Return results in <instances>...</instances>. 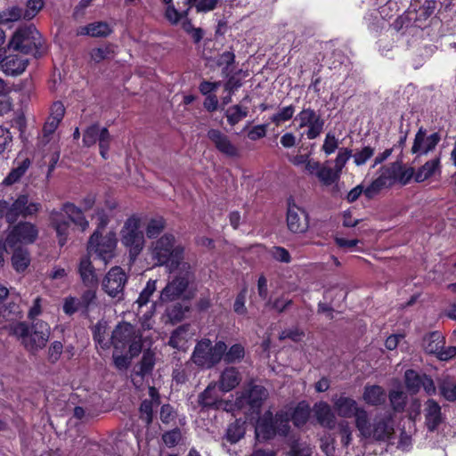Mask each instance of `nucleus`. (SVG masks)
Listing matches in <instances>:
<instances>
[{"label":"nucleus","mask_w":456,"mask_h":456,"mask_svg":"<svg viewBox=\"0 0 456 456\" xmlns=\"http://www.w3.org/2000/svg\"><path fill=\"white\" fill-rule=\"evenodd\" d=\"M425 374H420L414 370H407L404 373L405 386L411 394H416L421 387Z\"/></svg>","instance_id":"37998d69"},{"label":"nucleus","mask_w":456,"mask_h":456,"mask_svg":"<svg viewBox=\"0 0 456 456\" xmlns=\"http://www.w3.org/2000/svg\"><path fill=\"white\" fill-rule=\"evenodd\" d=\"M294 112H295V108L293 105L284 107V108L281 109L279 112L274 114L271 118V120H272V122L275 123L276 125H279L281 122H285V121L289 120L293 117Z\"/></svg>","instance_id":"4d7b16f0"},{"label":"nucleus","mask_w":456,"mask_h":456,"mask_svg":"<svg viewBox=\"0 0 456 456\" xmlns=\"http://www.w3.org/2000/svg\"><path fill=\"white\" fill-rule=\"evenodd\" d=\"M335 411L342 418H352L360 408L355 400L345 395L332 397Z\"/></svg>","instance_id":"cd10ccee"},{"label":"nucleus","mask_w":456,"mask_h":456,"mask_svg":"<svg viewBox=\"0 0 456 456\" xmlns=\"http://www.w3.org/2000/svg\"><path fill=\"white\" fill-rule=\"evenodd\" d=\"M121 243L129 252L131 258L137 257L144 248L145 239L141 229V219L135 216L126 220L120 231Z\"/></svg>","instance_id":"6e6552de"},{"label":"nucleus","mask_w":456,"mask_h":456,"mask_svg":"<svg viewBox=\"0 0 456 456\" xmlns=\"http://www.w3.org/2000/svg\"><path fill=\"white\" fill-rule=\"evenodd\" d=\"M190 324H183L176 328L169 338L168 345L177 350L184 351L189 338Z\"/></svg>","instance_id":"473e14b6"},{"label":"nucleus","mask_w":456,"mask_h":456,"mask_svg":"<svg viewBox=\"0 0 456 456\" xmlns=\"http://www.w3.org/2000/svg\"><path fill=\"white\" fill-rule=\"evenodd\" d=\"M440 395L449 402L456 401V383L449 377L438 380Z\"/></svg>","instance_id":"c03bdc74"},{"label":"nucleus","mask_w":456,"mask_h":456,"mask_svg":"<svg viewBox=\"0 0 456 456\" xmlns=\"http://www.w3.org/2000/svg\"><path fill=\"white\" fill-rule=\"evenodd\" d=\"M368 438L378 442H388L394 435L393 419L389 415L377 416Z\"/></svg>","instance_id":"6ab92c4d"},{"label":"nucleus","mask_w":456,"mask_h":456,"mask_svg":"<svg viewBox=\"0 0 456 456\" xmlns=\"http://www.w3.org/2000/svg\"><path fill=\"white\" fill-rule=\"evenodd\" d=\"M221 0H185L183 9V17L188 15L191 8L194 7L198 12H208L215 10Z\"/></svg>","instance_id":"72a5a7b5"},{"label":"nucleus","mask_w":456,"mask_h":456,"mask_svg":"<svg viewBox=\"0 0 456 456\" xmlns=\"http://www.w3.org/2000/svg\"><path fill=\"white\" fill-rule=\"evenodd\" d=\"M80 309L82 308L77 298L72 297L65 298L63 311L66 314L72 315Z\"/></svg>","instance_id":"774afa93"},{"label":"nucleus","mask_w":456,"mask_h":456,"mask_svg":"<svg viewBox=\"0 0 456 456\" xmlns=\"http://www.w3.org/2000/svg\"><path fill=\"white\" fill-rule=\"evenodd\" d=\"M290 456H310L312 453L311 448L305 444L294 441L290 448Z\"/></svg>","instance_id":"0e129e2a"},{"label":"nucleus","mask_w":456,"mask_h":456,"mask_svg":"<svg viewBox=\"0 0 456 456\" xmlns=\"http://www.w3.org/2000/svg\"><path fill=\"white\" fill-rule=\"evenodd\" d=\"M290 414L288 411H278L274 416L267 411L259 419L256 427V436L258 440H269L276 435L285 436L289 431Z\"/></svg>","instance_id":"423d86ee"},{"label":"nucleus","mask_w":456,"mask_h":456,"mask_svg":"<svg viewBox=\"0 0 456 456\" xmlns=\"http://www.w3.org/2000/svg\"><path fill=\"white\" fill-rule=\"evenodd\" d=\"M117 242L114 232H109L103 236L99 231H94L88 240L87 252L89 255H96L106 265L115 256Z\"/></svg>","instance_id":"1a4fd4ad"},{"label":"nucleus","mask_w":456,"mask_h":456,"mask_svg":"<svg viewBox=\"0 0 456 456\" xmlns=\"http://www.w3.org/2000/svg\"><path fill=\"white\" fill-rule=\"evenodd\" d=\"M245 430V421L236 419L228 426L225 439L231 444H235L244 436Z\"/></svg>","instance_id":"58836bf2"},{"label":"nucleus","mask_w":456,"mask_h":456,"mask_svg":"<svg viewBox=\"0 0 456 456\" xmlns=\"http://www.w3.org/2000/svg\"><path fill=\"white\" fill-rule=\"evenodd\" d=\"M155 364L154 354L151 351L143 352L142 360L138 367H134V372L136 376L141 378L148 375L153 370Z\"/></svg>","instance_id":"a19ab883"},{"label":"nucleus","mask_w":456,"mask_h":456,"mask_svg":"<svg viewBox=\"0 0 456 456\" xmlns=\"http://www.w3.org/2000/svg\"><path fill=\"white\" fill-rule=\"evenodd\" d=\"M173 0H162L167 5L166 10V17L172 23L176 24L182 18H183V10L178 11L175 8Z\"/></svg>","instance_id":"6e6d98bb"},{"label":"nucleus","mask_w":456,"mask_h":456,"mask_svg":"<svg viewBox=\"0 0 456 456\" xmlns=\"http://www.w3.org/2000/svg\"><path fill=\"white\" fill-rule=\"evenodd\" d=\"M352 157V151L347 148H341L338 151V156L335 159V168L338 172L341 173L346 161Z\"/></svg>","instance_id":"e2e57ef3"},{"label":"nucleus","mask_w":456,"mask_h":456,"mask_svg":"<svg viewBox=\"0 0 456 456\" xmlns=\"http://www.w3.org/2000/svg\"><path fill=\"white\" fill-rule=\"evenodd\" d=\"M235 55L232 52H224L222 54H220L216 63L218 67H223L222 73L225 77H228L232 70H230V66L234 62Z\"/></svg>","instance_id":"3c124183"},{"label":"nucleus","mask_w":456,"mask_h":456,"mask_svg":"<svg viewBox=\"0 0 456 456\" xmlns=\"http://www.w3.org/2000/svg\"><path fill=\"white\" fill-rule=\"evenodd\" d=\"M441 172V153L427 161L416 171L415 181L417 183H422L428 178L435 175L436 173Z\"/></svg>","instance_id":"7c9ffc66"},{"label":"nucleus","mask_w":456,"mask_h":456,"mask_svg":"<svg viewBox=\"0 0 456 456\" xmlns=\"http://www.w3.org/2000/svg\"><path fill=\"white\" fill-rule=\"evenodd\" d=\"M287 225L294 233H303L308 229V216L306 212L296 205L289 206L287 212Z\"/></svg>","instance_id":"412c9836"},{"label":"nucleus","mask_w":456,"mask_h":456,"mask_svg":"<svg viewBox=\"0 0 456 456\" xmlns=\"http://www.w3.org/2000/svg\"><path fill=\"white\" fill-rule=\"evenodd\" d=\"M50 221L56 231L58 243L61 247L64 246L67 242L69 222L79 226L82 231H85L89 225L82 211L69 202L63 204L60 210H53L50 213Z\"/></svg>","instance_id":"20e7f679"},{"label":"nucleus","mask_w":456,"mask_h":456,"mask_svg":"<svg viewBox=\"0 0 456 456\" xmlns=\"http://www.w3.org/2000/svg\"><path fill=\"white\" fill-rule=\"evenodd\" d=\"M151 259L158 266L165 265L169 273L175 270V267L182 264H188L183 260L184 248L176 244L174 234L167 232L153 240L149 247Z\"/></svg>","instance_id":"f03ea898"},{"label":"nucleus","mask_w":456,"mask_h":456,"mask_svg":"<svg viewBox=\"0 0 456 456\" xmlns=\"http://www.w3.org/2000/svg\"><path fill=\"white\" fill-rule=\"evenodd\" d=\"M207 136L222 154L231 158L239 157V149L231 142L229 136L220 130L209 129Z\"/></svg>","instance_id":"aec40b11"},{"label":"nucleus","mask_w":456,"mask_h":456,"mask_svg":"<svg viewBox=\"0 0 456 456\" xmlns=\"http://www.w3.org/2000/svg\"><path fill=\"white\" fill-rule=\"evenodd\" d=\"M10 335L20 340L21 345L30 353L43 349L49 340L51 329L47 322L37 320L29 327L25 322L10 324Z\"/></svg>","instance_id":"7ed1b4c3"},{"label":"nucleus","mask_w":456,"mask_h":456,"mask_svg":"<svg viewBox=\"0 0 456 456\" xmlns=\"http://www.w3.org/2000/svg\"><path fill=\"white\" fill-rule=\"evenodd\" d=\"M40 209V203L29 202L28 196L26 194L20 195L8 208L6 221L9 224H14L20 216L28 217L33 216Z\"/></svg>","instance_id":"2eb2a0df"},{"label":"nucleus","mask_w":456,"mask_h":456,"mask_svg":"<svg viewBox=\"0 0 456 456\" xmlns=\"http://www.w3.org/2000/svg\"><path fill=\"white\" fill-rule=\"evenodd\" d=\"M188 300H176L168 303L166 306L164 316L167 318L166 322L176 324L184 320L186 314L190 311Z\"/></svg>","instance_id":"a878e982"},{"label":"nucleus","mask_w":456,"mask_h":456,"mask_svg":"<svg viewBox=\"0 0 456 456\" xmlns=\"http://www.w3.org/2000/svg\"><path fill=\"white\" fill-rule=\"evenodd\" d=\"M425 424L429 431H435L444 421L441 406L434 399H428L424 408Z\"/></svg>","instance_id":"b1692460"},{"label":"nucleus","mask_w":456,"mask_h":456,"mask_svg":"<svg viewBox=\"0 0 456 456\" xmlns=\"http://www.w3.org/2000/svg\"><path fill=\"white\" fill-rule=\"evenodd\" d=\"M364 401L371 405H379L385 402V390L379 386L366 387L363 393Z\"/></svg>","instance_id":"c9c22d12"},{"label":"nucleus","mask_w":456,"mask_h":456,"mask_svg":"<svg viewBox=\"0 0 456 456\" xmlns=\"http://www.w3.org/2000/svg\"><path fill=\"white\" fill-rule=\"evenodd\" d=\"M310 416V408L305 403H300L294 410L292 415H290V419H292L293 423L297 427H301L305 425Z\"/></svg>","instance_id":"a18cd8bd"},{"label":"nucleus","mask_w":456,"mask_h":456,"mask_svg":"<svg viewBox=\"0 0 456 456\" xmlns=\"http://www.w3.org/2000/svg\"><path fill=\"white\" fill-rule=\"evenodd\" d=\"M8 50L40 58L45 53V41L39 30H16L9 41Z\"/></svg>","instance_id":"0eeeda50"},{"label":"nucleus","mask_w":456,"mask_h":456,"mask_svg":"<svg viewBox=\"0 0 456 456\" xmlns=\"http://www.w3.org/2000/svg\"><path fill=\"white\" fill-rule=\"evenodd\" d=\"M182 438V434L179 428H174L163 434L162 439L165 444L168 447L176 445Z\"/></svg>","instance_id":"bf43d9fd"},{"label":"nucleus","mask_w":456,"mask_h":456,"mask_svg":"<svg viewBox=\"0 0 456 456\" xmlns=\"http://www.w3.org/2000/svg\"><path fill=\"white\" fill-rule=\"evenodd\" d=\"M28 65L27 58L12 53L8 50V46L0 49V68L7 76L17 77L22 74Z\"/></svg>","instance_id":"dca6fc26"},{"label":"nucleus","mask_w":456,"mask_h":456,"mask_svg":"<svg viewBox=\"0 0 456 456\" xmlns=\"http://www.w3.org/2000/svg\"><path fill=\"white\" fill-rule=\"evenodd\" d=\"M353 417L355 418V427L361 436L369 437L372 425L370 423L368 412L362 407H360Z\"/></svg>","instance_id":"4c0bfd02"},{"label":"nucleus","mask_w":456,"mask_h":456,"mask_svg":"<svg viewBox=\"0 0 456 456\" xmlns=\"http://www.w3.org/2000/svg\"><path fill=\"white\" fill-rule=\"evenodd\" d=\"M268 397L267 390L260 385H253L239 398V404L248 405L253 412H258L263 403Z\"/></svg>","instance_id":"a211bd4d"},{"label":"nucleus","mask_w":456,"mask_h":456,"mask_svg":"<svg viewBox=\"0 0 456 456\" xmlns=\"http://www.w3.org/2000/svg\"><path fill=\"white\" fill-rule=\"evenodd\" d=\"M64 114L65 108L63 104L60 102H54L51 108V114L43 128L42 141L44 144H46L49 142L48 137L56 130L60 122L62 120Z\"/></svg>","instance_id":"5701e85b"},{"label":"nucleus","mask_w":456,"mask_h":456,"mask_svg":"<svg viewBox=\"0 0 456 456\" xmlns=\"http://www.w3.org/2000/svg\"><path fill=\"white\" fill-rule=\"evenodd\" d=\"M340 173L338 170L332 169L328 167H321L319 172H317V177L325 185H330L339 178Z\"/></svg>","instance_id":"09e8293b"},{"label":"nucleus","mask_w":456,"mask_h":456,"mask_svg":"<svg viewBox=\"0 0 456 456\" xmlns=\"http://www.w3.org/2000/svg\"><path fill=\"white\" fill-rule=\"evenodd\" d=\"M272 256L281 263H289L291 260L289 251L282 247H273L271 249Z\"/></svg>","instance_id":"338daca9"},{"label":"nucleus","mask_w":456,"mask_h":456,"mask_svg":"<svg viewBox=\"0 0 456 456\" xmlns=\"http://www.w3.org/2000/svg\"><path fill=\"white\" fill-rule=\"evenodd\" d=\"M244 357V348L240 344H235L230 347V349L225 351L223 359L227 363L234 362L238 360H240Z\"/></svg>","instance_id":"864d4df0"},{"label":"nucleus","mask_w":456,"mask_h":456,"mask_svg":"<svg viewBox=\"0 0 456 456\" xmlns=\"http://www.w3.org/2000/svg\"><path fill=\"white\" fill-rule=\"evenodd\" d=\"M373 154L374 149L370 146H365L362 151H357L353 155L354 161L357 166L363 165L373 156Z\"/></svg>","instance_id":"052dcab7"},{"label":"nucleus","mask_w":456,"mask_h":456,"mask_svg":"<svg viewBox=\"0 0 456 456\" xmlns=\"http://www.w3.org/2000/svg\"><path fill=\"white\" fill-rule=\"evenodd\" d=\"M444 337L439 331H433L423 338L422 346L426 353L437 354L444 347Z\"/></svg>","instance_id":"2f4dec72"},{"label":"nucleus","mask_w":456,"mask_h":456,"mask_svg":"<svg viewBox=\"0 0 456 456\" xmlns=\"http://www.w3.org/2000/svg\"><path fill=\"white\" fill-rule=\"evenodd\" d=\"M314 413L318 423L329 429L336 427L337 419L331 407L325 402H319L314 406Z\"/></svg>","instance_id":"c85d7f7f"},{"label":"nucleus","mask_w":456,"mask_h":456,"mask_svg":"<svg viewBox=\"0 0 456 456\" xmlns=\"http://www.w3.org/2000/svg\"><path fill=\"white\" fill-rule=\"evenodd\" d=\"M15 6L19 11V17H17V21L21 19L25 20H30L44 7V0H28L24 9L17 5Z\"/></svg>","instance_id":"f704fd0d"},{"label":"nucleus","mask_w":456,"mask_h":456,"mask_svg":"<svg viewBox=\"0 0 456 456\" xmlns=\"http://www.w3.org/2000/svg\"><path fill=\"white\" fill-rule=\"evenodd\" d=\"M38 236V229L29 222H20L14 225L6 237L9 248H15L19 243L31 244Z\"/></svg>","instance_id":"4468645a"},{"label":"nucleus","mask_w":456,"mask_h":456,"mask_svg":"<svg viewBox=\"0 0 456 456\" xmlns=\"http://www.w3.org/2000/svg\"><path fill=\"white\" fill-rule=\"evenodd\" d=\"M111 141L112 137L109 130L106 127L100 126L97 123L89 126L83 134L84 145L91 147L98 142L100 154L105 159H107Z\"/></svg>","instance_id":"f8f14e48"},{"label":"nucleus","mask_w":456,"mask_h":456,"mask_svg":"<svg viewBox=\"0 0 456 456\" xmlns=\"http://www.w3.org/2000/svg\"><path fill=\"white\" fill-rule=\"evenodd\" d=\"M127 276L119 266H114L104 276L102 281L103 291L110 297L120 301L124 298V289Z\"/></svg>","instance_id":"9b49d317"},{"label":"nucleus","mask_w":456,"mask_h":456,"mask_svg":"<svg viewBox=\"0 0 456 456\" xmlns=\"http://www.w3.org/2000/svg\"><path fill=\"white\" fill-rule=\"evenodd\" d=\"M156 289H157V281L156 280H149L146 283V286L142 290V292L139 295L138 299L135 302V304L138 305V308L142 307L150 301L151 297L153 295V293L156 291Z\"/></svg>","instance_id":"8fccbe9b"},{"label":"nucleus","mask_w":456,"mask_h":456,"mask_svg":"<svg viewBox=\"0 0 456 456\" xmlns=\"http://www.w3.org/2000/svg\"><path fill=\"white\" fill-rule=\"evenodd\" d=\"M96 293L94 290L87 289L78 299L80 306L83 310L88 311L89 307L94 304Z\"/></svg>","instance_id":"69168bd1"},{"label":"nucleus","mask_w":456,"mask_h":456,"mask_svg":"<svg viewBox=\"0 0 456 456\" xmlns=\"http://www.w3.org/2000/svg\"><path fill=\"white\" fill-rule=\"evenodd\" d=\"M389 401L393 410L401 412L406 406L407 395L403 391L393 390L389 393Z\"/></svg>","instance_id":"de8ad7c7"},{"label":"nucleus","mask_w":456,"mask_h":456,"mask_svg":"<svg viewBox=\"0 0 456 456\" xmlns=\"http://www.w3.org/2000/svg\"><path fill=\"white\" fill-rule=\"evenodd\" d=\"M138 334L134 326L128 322H123L113 330L111 343L116 349H122Z\"/></svg>","instance_id":"4be33fe9"},{"label":"nucleus","mask_w":456,"mask_h":456,"mask_svg":"<svg viewBox=\"0 0 456 456\" xmlns=\"http://www.w3.org/2000/svg\"><path fill=\"white\" fill-rule=\"evenodd\" d=\"M441 141V135L436 132L429 135L427 134V130L424 127H419L417 134H415L414 142L411 151L416 154L414 162L420 156L427 155L430 151H434L436 145Z\"/></svg>","instance_id":"f3484780"},{"label":"nucleus","mask_w":456,"mask_h":456,"mask_svg":"<svg viewBox=\"0 0 456 456\" xmlns=\"http://www.w3.org/2000/svg\"><path fill=\"white\" fill-rule=\"evenodd\" d=\"M293 304V301L284 297H281L272 301L269 299L265 305L276 311L278 314H282L287 311Z\"/></svg>","instance_id":"603ef678"},{"label":"nucleus","mask_w":456,"mask_h":456,"mask_svg":"<svg viewBox=\"0 0 456 456\" xmlns=\"http://www.w3.org/2000/svg\"><path fill=\"white\" fill-rule=\"evenodd\" d=\"M19 17V11L16 6H11L0 12V25H6L9 22L17 21Z\"/></svg>","instance_id":"680f3d73"},{"label":"nucleus","mask_w":456,"mask_h":456,"mask_svg":"<svg viewBox=\"0 0 456 456\" xmlns=\"http://www.w3.org/2000/svg\"><path fill=\"white\" fill-rule=\"evenodd\" d=\"M78 273L82 282L88 288H93L98 284V277L94 266L89 256H83L78 265Z\"/></svg>","instance_id":"c756f323"},{"label":"nucleus","mask_w":456,"mask_h":456,"mask_svg":"<svg viewBox=\"0 0 456 456\" xmlns=\"http://www.w3.org/2000/svg\"><path fill=\"white\" fill-rule=\"evenodd\" d=\"M140 418L147 426L151 425L153 420V403L151 400L145 399L140 405Z\"/></svg>","instance_id":"5fc2aeb1"},{"label":"nucleus","mask_w":456,"mask_h":456,"mask_svg":"<svg viewBox=\"0 0 456 456\" xmlns=\"http://www.w3.org/2000/svg\"><path fill=\"white\" fill-rule=\"evenodd\" d=\"M166 226H167V222L161 216H158V217L150 219L145 227V232H146L147 238L157 240L158 238H159V236L165 230Z\"/></svg>","instance_id":"79ce46f5"},{"label":"nucleus","mask_w":456,"mask_h":456,"mask_svg":"<svg viewBox=\"0 0 456 456\" xmlns=\"http://www.w3.org/2000/svg\"><path fill=\"white\" fill-rule=\"evenodd\" d=\"M227 349L223 341L215 345L208 338H203L197 342L190 361L200 369L209 370L218 364Z\"/></svg>","instance_id":"39448f33"},{"label":"nucleus","mask_w":456,"mask_h":456,"mask_svg":"<svg viewBox=\"0 0 456 456\" xmlns=\"http://www.w3.org/2000/svg\"><path fill=\"white\" fill-rule=\"evenodd\" d=\"M169 276L166 286L160 290L158 301L152 305H164L176 300H190L192 293L190 286L195 281V273L192 265L182 264L175 267V270L169 273Z\"/></svg>","instance_id":"f257e3e1"},{"label":"nucleus","mask_w":456,"mask_h":456,"mask_svg":"<svg viewBox=\"0 0 456 456\" xmlns=\"http://www.w3.org/2000/svg\"><path fill=\"white\" fill-rule=\"evenodd\" d=\"M338 433L341 436V443L344 446H347L352 441V428L346 420H341L338 424Z\"/></svg>","instance_id":"13d9d810"},{"label":"nucleus","mask_w":456,"mask_h":456,"mask_svg":"<svg viewBox=\"0 0 456 456\" xmlns=\"http://www.w3.org/2000/svg\"><path fill=\"white\" fill-rule=\"evenodd\" d=\"M242 379L241 374L235 367H227L220 374L217 385L222 392H230L234 389Z\"/></svg>","instance_id":"bb28decb"},{"label":"nucleus","mask_w":456,"mask_h":456,"mask_svg":"<svg viewBox=\"0 0 456 456\" xmlns=\"http://www.w3.org/2000/svg\"><path fill=\"white\" fill-rule=\"evenodd\" d=\"M29 159H25L21 162H19L17 167H13L8 175L4 180V184L12 185L17 183L27 172L28 167H30Z\"/></svg>","instance_id":"ea45409f"},{"label":"nucleus","mask_w":456,"mask_h":456,"mask_svg":"<svg viewBox=\"0 0 456 456\" xmlns=\"http://www.w3.org/2000/svg\"><path fill=\"white\" fill-rule=\"evenodd\" d=\"M248 116L247 108H241L240 105L236 104L227 109L225 117L231 126L238 124L241 119Z\"/></svg>","instance_id":"49530a36"},{"label":"nucleus","mask_w":456,"mask_h":456,"mask_svg":"<svg viewBox=\"0 0 456 456\" xmlns=\"http://www.w3.org/2000/svg\"><path fill=\"white\" fill-rule=\"evenodd\" d=\"M296 121L299 122V127H307L306 137L310 140L317 138L323 131L324 119L312 108H303L296 116Z\"/></svg>","instance_id":"ddd939ff"},{"label":"nucleus","mask_w":456,"mask_h":456,"mask_svg":"<svg viewBox=\"0 0 456 456\" xmlns=\"http://www.w3.org/2000/svg\"><path fill=\"white\" fill-rule=\"evenodd\" d=\"M12 263L13 268L17 272L25 271L30 263V257L28 249L21 247L16 248L12 256Z\"/></svg>","instance_id":"e433bc0d"},{"label":"nucleus","mask_w":456,"mask_h":456,"mask_svg":"<svg viewBox=\"0 0 456 456\" xmlns=\"http://www.w3.org/2000/svg\"><path fill=\"white\" fill-rule=\"evenodd\" d=\"M217 384L210 383L198 396V403L202 409H218L223 405V400L217 391Z\"/></svg>","instance_id":"393cba45"},{"label":"nucleus","mask_w":456,"mask_h":456,"mask_svg":"<svg viewBox=\"0 0 456 456\" xmlns=\"http://www.w3.org/2000/svg\"><path fill=\"white\" fill-rule=\"evenodd\" d=\"M401 171V162L395 161L379 169V176L364 190V195L372 199L381 190L389 188L397 181L398 174Z\"/></svg>","instance_id":"9d476101"}]
</instances>
